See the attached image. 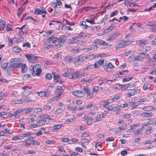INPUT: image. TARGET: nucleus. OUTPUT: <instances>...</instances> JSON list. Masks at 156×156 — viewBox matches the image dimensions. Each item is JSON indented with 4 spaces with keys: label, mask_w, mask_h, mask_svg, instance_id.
Listing matches in <instances>:
<instances>
[{
    "label": "nucleus",
    "mask_w": 156,
    "mask_h": 156,
    "mask_svg": "<svg viewBox=\"0 0 156 156\" xmlns=\"http://www.w3.org/2000/svg\"><path fill=\"white\" fill-rule=\"evenodd\" d=\"M141 116L143 117H151L153 116V114L151 112H143L141 114Z\"/></svg>",
    "instance_id": "23"
},
{
    "label": "nucleus",
    "mask_w": 156,
    "mask_h": 156,
    "mask_svg": "<svg viewBox=\"0 0 156 156\" xmlns=\"http://www.w3.org/2000/svg\"><path fill=\"white\" fill-rule=\"evenodd\" d=\"M75 76L76 77V78H80L82 77L83 76V75L82 74H80L78 72H75Z\"/></svg>",
    "instance_id": "51"
},
{
    "label": "nucleus",
    "mask_w": 156,
    "mask_h": 156,
    "mask_svg": "<svg viewBox=\"0 0 156 156\" xmlns=\"http://www.w3.org/2000/svg\"><path fill=\"white\" fill-rule=\"evenodd\" d=\"M136 92V90L135 89L133 90H128V97L130 98L132 96L134 95Z\"/></svg>",
    "instance_id": "24"
},
{
    "label": "nucleus",
    "mask_w": 156,
    "mask_h": 156,
    "mask_svg": "<svg viewBox=\"0 0 156 156\" xmlns=\"http://www.w3.org/2000/svg\"><path fill=\"white\" fill-rule=\"evenodd\" d=\"M32 111V108H25L23 109V114H27L29 113Z\"/></svg>",
    "instance_id": "30"
},
{
    "label": "nucleus",
    "mask_w": 156,
    "mask_h": 156,
    "mask_svg": "<svg viewBox=\"0 0 156 156\" xmlns=\"http://www.w3.org/2000/svg\"><path fill=\"white\" fill-rule=\"evenodd\" d=\"M34 13L37 15H41L43 13L47 14V12L44 9V8L42 9L37 8L35 9Z\"/></svg>",
    "instance_id": "13"
},
{
    "label": "nucleus",
    "mask_w": 156,
    "mask_h": 156,
    "mask_svg": "<svg viewBox=\"0 0 156 156\" xmlns=\"http://www.w3.org/2000/svg\"><path fill=\"white\" fill-rule=\"evenodd\" d=\"M73 94L75 96L79 97H82L84 96L85 93L81 91L76 90L73 92Z\"/></svg>",
    "instance_id": "9"
},
{
    "label": "nucleus",
    "mask_w": 156,
    "mask_h": 156,
    "mask_svg": "<svg viewBox=\"0 0 156 156\" xmlns=\"http://www.w3.org/2000/svg\"><path fill=\"white\" fill-rule=\"evenodd\" d=\"M39 120L41 121H46L45 120L48 119L50 120L52 119V118H50L49 115L46 114L42 115L39 117Z\"/></svg>",
    "instance_id": "15"
},
{
    "label": "nucleus",
    "mask_w": 156,
    "mask_h": 156,
    "mask_svg": "<svg viewBox=\"0 0 156 156\" xmlns=\"http://www.w3.org/2000/svg\"><path fill=\"white\" fill-rule=\"evenodd\" d=\"M121 87L124 89H126L129 87V83L121 85Z\"/></svg>",
    "instance_id": "57"
},
{
    "label": "nucleus",
    "mask_w": 156,
    "mask_h": 156,
    "mask_svg": "<svg viewBox=\"0 0 156 156\" xmlns=\"http://www.w3.org/2000/svg\"><path fill=\"white\" fill-rule=\"evenodd\" d=\"M103 67L107 71H108V68H113L114 67V66H113L111 63V62H109L107 65V66H106L105 65L103 66Z\"/></svg>",
    "instance_id": "28"
},
{
    "label": "nucleus",
    "mask_w": 156,
    "mask_h": 156,
    "mask_svg": "<svg viewBox=\"0 0 156 156\" xmlns=\"http://www.w3.org/2000/svg\"><path fill=\"white\" fill-rule=\"evenodd\" d=\"M129 72L128 70H123L121 72H120L118 73V75L119 76H122L124 75H125V72L128 73Z\"/></svg>",
    "instance_id": "34"
},
{
    "label": "nucleus",
    "mask_w": 156,
    "mask_h": 156,
    "mask_svg": "<svg viewBox=\"0 0 156 156\" xmlns=\"http://www.w3.org/2000/svg\"><path fill=\"white\" fill-rule=\"evenodd\" d=\"M150 87V84L148 83H146L144 84L143 88L144 90H146L149 88Z\"/></svg>",
    "instance_id": "35"
},
{
    "label": "nucleus",
    "mask_w": 156,
    "mask_h": 156,
    "mask_svg": "<svg viewBox=\"0 0 156 156\" xmlns=\"http://www.w3.org/2000/svg\"><path fill=\"white\" fill-rule=\"evenodd\" d=\"M25 100L23 99H18L15 101V103L18 104H20L23 103V101H24Z\"/></svg>",
    "instance_id": "47"
},
{
    "label": "nucleus",
    "mask_w": 156,
    "mask_h": 156,
    "mask_svg": "<svg viewBox=\"0 0 156 156\" xmlns=\"http://www.w3.org/2000/svg\"><path fill=\"white\" fill-rule=\"evenodd\" d=\"M29 69L31 70V73L34 76H38L42 72L41 66L38 64H36L34 66L33 65L30 66Z\"/></svg>",
    "instance_id": "3"
},
{
    "label": "nucleus",
    "mask_w": 156,
    "mask_h": 156,
    "mask_svg": "<svg viewBox=\"0 0 156 156\" xmlns=\"http://www.w3.org/2000/svg\"><path fill=\"white\" fill-rule=\"evenodd\" d=\"M112 81V80H106L105 79L102 78L101 79H98V85H99V86H101L102 84L103 81H106V82H107L108 81Z\"/></svg>",
    "instance_id": "31"
},
{
    "label": "nucleus",
    "mask_w": 156,
    "mask_h": 156,
    "mask_svg": "<svg viewBox=\"0 0 156 156\" xmlns=\"http://www.w3.org/2000/svg\"><path fill=\"white\" fill-rule=\"evenodd\" d=\"M5 21L3 20H0V27L2 30H3L5 26Z\"/></svg>",
    "instance_id": "29"
},
{
    "label": "nucleus",
    "mask_w": 156,
    "mask_h": 156,
    "mask_svg": "<svg viewBox=\"0 0 156 156\" xmlns=\"http://www.w3.org/2000/svg\"><path fill=\"white\" fill-rule=\"evenodd\" d=\"M44 109L47 111H49L51 108V106L49 105H45L44 107Z\"/></svg>",
    "instance_id": "63"
},
{
    "label": "nucleus",
    "mask_w": 156,
    "mask_h": 156,
    "mask_svg": "<svg viewBox=\"0 0 156 156\" xmlns=\"http://www.w3.org/2000/svg\"><path fill=\"white\" fill-rule=\"evenodd\" d=\"M31 134L29 132H27L24 134H23L22 137H28L29 136H30L31 135Z\"/></svg>",
    "instance_id": "58"
},
{
    "label": "nucleus",
    "mask_w": 156,
    "mask_h": 156,
    "mask_svg": "<svg viewBox=\"0 0 156 156\" xmlns=\"http://www.w3.org/2000/svg\"><path fill=\"white\" fill-rule=\"evenodd\" d=\"M35 152L33 151H24L23 153L24 154H34L35 153Z\"/></svg>",
    "instance_id": "44"
},
{
    "label": "nucleus",
    "mask_w": 156,
    "mask_h": 156,
    "mask_svg": "<svg viewBox=\"0 0 156 156\" xmlns=\"http://www.w3.org/2000/svg\"><path fill=\"white\" fill-rule=\"evenodd\" d=\"M78 39V37L76 36H75L73 37L69 41V44H76L77 43V41Z\"/></svg>",
    "instance_id": "17"
},
{
    "label": "nucleus",
    "mask_w": 156,
    "mask_h": 156,
    "mask_svg": "<svg viewBox=\"0 0 156 156\" xmlns=\"http://www.w3.org/2000/svg\"><path fill=\"white\" fill-rule=\"evenodd\" d=\"M37 93L38 95L41 97H46V96L45 91H41L40 92H37Z\"/></svg>",
    "instance_id": "41"
},
{
    "label": "nucleus",
    "mask_w": 156,
    "mask_h": 156,
    "mask_svg": "<svg viewBox=\"0 0 156 156\" xmlns=\"http://www.w3.org/2000/svg\"><path fill=\"white\" fill-rule=\"evenodd\" d=\"M132 79V77H129L127 78H124L122 80V81L123 82H125L126 81H128L130 80H131Z\"/></svg>",
    "instance_id": "59"
},
{
    "label": "nucleus",
    "mask_w": 156,
    "mask_h": 156,
    "mask_svg": "<svg viewBox=\"0 0 156 156\" xmlns=\"http://www.w3.org/2000/svg\"><path fill=\"white\" fill-rule=\"evenodd\" d=\"M64 109L62 108H58L56 110L55 112L54 113L55 114H58L60 113H62L64 112Z\"/></svg>",
    "instance_id": "42"
},
{
    "label": "nucleus",
    "mask_w": 156,
    "mask_h": 156,
    "mask_svg": "<svg viewBox=\"0 0 156 156\" xmlns=\"http://www.w3.org/2000/svg\"><path fill=\"white\" fill-rule=\"evenodd\" d=\"M102 105H103V106L104 107H105L107 106V105L109 104V103H108V101H102L101 102Z\"/></svg>",
    "instance_id": "49"
},
{
    "label": "nucleus",
    "mask_w": 156,
    "mask_h": 156,
    "mask_svg": "<svg viewBox=\"0 0 156 156\" xmlns=\"http://www.w3.org/2000/svg\"><path fill=\"white\" fill-rule=\"evenodd\" d=\"M94 67V65H88L87 66L85 67L84 68V70L85 71H87L89 69H93Z\"/></svg>",
    "instance_id": "36"
},
{
    "label": "nucleus",
    "mask_w": 156,
    "mask_h": 156,
    "mask_svg": "<svg viewBox=\"0 0 156 156\" xmlns=\"http://www.w3.org/2000/svg\"><path fill=\"white\" fill-rule=\"evenodd\" d=\"M91 35L90 34H87L86 33H83L81 32L80 33H79L78 34L77 36H76L78 38H80L81 37H90Z\"/></svg>",
    "instance_id": "16"
},
{
    "label": "nucleus",
    "mask_w": 156,
    "mask_h": 156,
    "mask_svg": "<svg viewBox=\"0 0 156 156\" xmlns=\"http://www.w3.org/2000/svg\"><path fill=\"white\" fill-rule=\"evenodd\" d=\"M104 62V59L101 58L98 61H96L94 65V67L96 69H98L101 67Z\"/></svg>",
    "instance_id": "8"
},
{
    "label": "nucleus",
    "mask_w": 156,
    "mask_h": 156,
    "mask_svg": "<svg viewBox=\"0 0 156 156\" xmlns=\"http://www.w3.org/2000/svg\"><path fill=\"white\" fill-rule=\"evenodd\" d=\"M105 42L100 39H96L94 40L93 42V43L97 44L99 45H101L104 44Z\"/></svg>",
    "instance_id": "19"
},
{
    "label": "nucleus",
    "mask_w": 156,
    "mask_h": 156,
    "mask_svg": "<svg viewBox=\"0 0 156 156\" xmlns=\"http://www.w3.org/2000/svg\"><path fill=\"white\" fill-rule=\"evenodd\" d=\"M86 59H87L86 56H79L76 58V60L77 62H82Z\"/></svg>",
    "instance_id": "26"
},
{
    "label": "nucleus",
    "mask_w": 156,
    "mask_h": 156,
    "mask_svg": "<svg viewBox=\"0 0 156 156\" xmlns=\"http://www.w3.org/2000/svg\"><path fill=\"white\" fill-rule=\"evenodd\" d=\"M74 58H72V57L70 56H67L65 58V61L67 62H70L74 61Z\"/></svg>",
    "instance_id": "32"
},
{
    "label": "nucleus",
    "mask_w": 156,
    "mask_h": 156,
    "mask_svg": "<svg viewBox=\"0 0 156 156\" xmlns=\"http://www.w3.org/2000/svg\"><path fill=\"white\" fill-rule=\"evenodd\" d=\"M46 133V131L44 128H40L36 133L37 136H40L43 134Z\"/></svg>",
    "instance_id": "21"
},
{
    "label": "nucleus",
    "mask_w": 156,
    "mask_h": 156,
    "mask_svg": "<svg viewBox=\"0 0 156 156\" xmlns=\"http://www.w3.org/2000/svg\"><path fill=\"white\" fill-rule=\"evenodd\" d=\"M61 140L62 141L64 142H68L70 140L69 139L67 138H62L61 139Z\"/></svg>",
    "instance_id": "61"
},
{
    "label": "nucleus",
    "mask_w": 156,
    "mask_h": 156,
    "mask_svg": "<svg viewBox=\"0 0 156 156\" xmlns=\"http://www.w3.org/2000/svg\"><path fill=\"white\" fill-rule=\"evenodd\" d=\"M46 122V121L38 120L37 122V123L38 124L39 126H43L45 124Z\"/></svg>",
    "instance_id": "43"
},
{
    "label": "nucleus",
    "mask_w": 156,
    "mask_h": 156,
    "mask_svg": "<svg viewBox=\"0 0 156 156\" xmlns=\"http://www.w3.org/2000/svg\"><path fill=\"white\" fill-rule=\"evenodd\" d=\"M46 78L48 80H51V79L52 76L50 73H47L45 75Z\"/></svg>",
    "instance_id": "64"
},
{
    "label": "nucleus",
    "mask_w": 156,
    "mask_h": 156,
    "mask_svg": "<svg viewBox=\"0 0 156 156\" xmlns=\"http://www.w3.org/2000/svg\"><path fill=\"white\" fill-rule=\"evenodd\" d=\"M95 55L94 54H92L87 56V59H92L94 58L95 57Z\"/></svg>",
    "instance_id": "48"
},
{
    "label": "nucleus",
    "mask_w": 156,
    "mask_h": 156,
    "mask_svg": "<svg viewBox=\"0 0 156 156\" xmlns=\"http://www.w3.org/2000/svg\"><path fill=\"white\" fill-rule=\"evenodd\" d=\"M57 88L58 90L56 91V93L58 94V96H60L64 91V87L63 86H58Z\"/></svg>",
    "instance_id": "18"
},
{
    "label": "nucleus",
    "mask_w": 156,
    "mask_h": 156,
    "mask_svg": "<svg viewBox=\"0 0 156 156\" xmlns=\"http://www.w3.org/2000/svg\"><path fill=\"white\" fill-rule=\"evenodd\" d=\"M147 25L151 27H153L151 30L153 32H156V22H148Z\"/></svg>",
    "instance_id": "10"
},
{
    "label": "nucleus",
    "mask_w": 156,
    "mask_h": 156,
    "mask_svg": "<svg viewBox=\"0 0 156 156\" xmlns=\"http://www.w3.org/2000/svg\"><path fill=\"white\" fill-rule=\"evenodd\" d=\"M56 96L50 98V100L52 101H57L58 99V97L59 96H58V94L56 93Z\"/></svg>",
    "instance_id": "45"
},
{
    "label": "nucleus",
    "mask_w": 156,
    "mask_h": 156,
    "mask_svg": "<svg viewBox=\"0 0 156 156\" xmlns=\"http://www.w3.org/2000/svg\"><path fill=\"white\" fill-rule=\"evenodd\" d=\"M20 68H21V71L22 73H25L27 70V67L26 64L23 62H20Z\"/></svg>",
    "instance_id": "12"
},
{
    "label": "nucleus",
    "mask_w": 156,
    "mask_h": 156,
    "mask_svg": "<svg viewBox=\"0 0 156 156\" xmlns=\"http://www.w3.org/2000/svg\"><path fill=\"white\" fill-rule=\"evenodd\" d=\"M151 108V106H147L143 108L142 109L145 111H150Z\"/></svg>",
    "instance_id": "52"
},
{
    "label": "nucleus",
    "mask_w": 156,
    "mask_h": 156,
    "mask_svg": "<svg viewBox=\"0 0 156 156\" xmlns=\"http://www.w3.org/2000/svg\"><path fill=\"white\" fill-rule=\"evenodd\" d=\"M8 62L6 59H3L1 63L2 68L3 69H7Z\"/></svg>",
    "instance_id": "20"
},
{
    "label": "nucleus",
    "mask_w": 156,
    "mask_h": 156,
    "mask_svg": "<svg viewBox=\"0 0 156 156\" xmlns=\"http://www.w3.org/2000/svg\"><path fill=\"white\" fill-rule=\"evenodd\" d=\"M53 78V81L54 82L59 83H62V82L61 80L60 77L58 75L55 76Z\"/></svg>",
    "instance_id": "27"
},
{
    "label": "nucleus",
    "mask_w": 156,
    "mask_h": 156,
    "mask_svg": "<svg viewBox=\"0 0 156 156\" xmlns=\"http://www.w3.org/2000/svg\"><path fill=\"white\" fill-rule=\"evenodd\" d=\"M125 46V45L124 44V42H123V41H122L120 43H119V45L116 47V49H119L120 48H122L124 47Z\"/></svg>",
    "instance_id": "33"
},
{
    "label": "nucleus",
    "mask_w": 156,
    "mask_h": 156,
    "mask_svg": "<svg viewBox=\"0 0 156 156\" xmlns=\"http://www.w3.org/2000/svg\"><path fill=\"white\" fill-rule=\"evenodd\" d=\"M123 41V42H124V44L125 46L128 45H129L130 44H131L133 43V41Z\"/></svg>",
    "instance_id": "50"
},
{
    "label": "nucleus",
    "mask_w": 156,
    "mask_h": 156,
    "mask_svg": "<svg viewBox=\"0 0 156 156\" xmlns=\"http://www.w3.org/2000/svg\"><path fill=\"white\" fill-rule=\"evenodd\" d=\"M133 105L131 107V109H133L136 108L137 106L139 105V102H132Z\"/></svg>",
    "instance_id": "37"
},
{
    "label": "nucleus",
    "mask_w": 156,
    "mask_h": 156,
    "mask_svg": "<svg viewBox=\"0 0 156 156\" xmlns=\"http://www.w3.org/2000/svg\"><path fill=\"white\" fill-rule=\"evenodd\" d=\"M77 43L80 45H83L86 44V42L83 41L78 40Z\"/></svg>",
    "instance_id": "54"
},
{
    "label": "nucleus",
    "mask_w": 156,
    "mask_h": 156,
    "mask_svg": "<svg viewBox=\"0 0 156 156\" xmlns=\"http://www.w3.org/2000/svg\"><path fill=\"white\" fill-rule=\"evenodd\" d=\"M48 40L50 43L53 44L52 47L55 48L60 47L64 41L63 38H57L55 35L51 36L48 38Z\"/></svg>",
    "instance_id": "1"
},
{
    "label": "nucleus",
    "mask_w": 156,
    "mask_h": 156,
    "mask_svg": "<svg viewBox=\"0 0 156 156\" xmlns=\"http://www.w3.org/2000/svg\"><path fill=\"white\" fill-rule=\"evenodd\" d=\"M86 94H87V97L89 99L93 95V94L92 93H90V91L88 92Z\"/></svg>",
    "instance_id": "53"
},
{
    "label": "nucleus",
    "mask_w": 156,
    "mask_h": 156,
    "mask_svg": "<svg viewBox=\"0 0 156 156\" xmlns=\"http://www.w3.org/2000/svg\"><path fill=\"white\" fill-rule=\"evenodd\" d=\"M13 50L16 52H20L21 51V50L18 46H15L13 48Z\"/></svg>",
    "instance_id": "40"
},
{
    "label": "nucleus",
    "mask_w": 156,
    "mask_h": 156,
    "mask_svg": "<svg viewBox=\"0 0 156 156\" xmlns=\"http://www.w3.org/2000/svg\"><path fill=\"white\" fill-rule=\"evenodd\" d=\"M99 87L98 86H96L94 87L92 89L93 92H97L99 90Z\"/></svg>",
    "instance_id": "56"
},
{
    "label": "nucleus",
    "mask_w": 156,
    "mask_h": 156,
    "mask_svg": "<svg viewBox=\"0 0 156 156\" xmlns=\"http://www.w3.org/2000/svg\"><path fill=\"white\" fill-rule=\"evenodd\" d=\"M6 29L7 31H12V29L11 27V26L9 24H7L6 25Z\"/></svg>",
    "instance_id": "62"
},
{
    "label": "nucleus",
    "mask_w": 156,
    "mask_h": 156,
    "mask_svg": "<svg viewBox=\"0 0 156 156\" xmlns=\"http://www.w3.org/2000/svg\"><path fill=\"white\" fill-rule=\"evenodd\" d=\"M81 90L85 91L86 93H87L88 91H90V90L89 88L87 87L83 86L81 87Z\"/></svg>",
    "instance_id": "38"
},
{
    "label": "nucleus",
    "mask_w": 156,
    "mask_h": 156,
    "mask_svg": "<svg viewBox=\"0 0 156 156\" xmlns=\"http://www.w3.org/2000/svg\"><path fill=\"white\" fill-rule=\"evenodd\" d=\"M25 46L27 47L28 48H30V44L29 42H26L24 44H23V47H25Z\"/></svg>",
    "instance_id": "60"
},
{
    "label": "nucleus",
    "mask_w": 156,
    "mask_h": 156,
    "mask_svg": "<svg viewBox=\"0 0 156 156\" xmlns=\"http://www.w3.org/2000/svg\"><path fill=\"white\" fill-rule=\"evenodd\" d=\"M45 143L48 144H53L55 143V142L53 140H48L45 142Z\"/></svg>",
    "instance_id": "55"
},
{
    "label": "nucleus",
    "mask_w": 156,
    "mask_h": 156,
    "mask_svg": "<svg viewBox=\"0 0 156 156\" xmlns=\"http://www.w3.org/2000/svg\"><path fill=\"white\" fill-rule=\"evenodd\" d=\"M17 59L16 58H14L12 59V61L11 63V67L12 68H20V63H16V62Z\"/></svg>",
    "instance_id": "11"
},
{
    "label": "nucleus",
    "mask_w": 156,
    "mask_h": 156,
    "mask_svg": "<svg viewBox=\"0 0 156 156\" xmlns=\"http://www.w3.org/2000/svg\"><path fill=\"white\" fill-rule=\"evenodd\" d=\"M146 57L148 58H150V57L149 55H146L144 53H141L139 55L136 56L135 57L134 60L140 61L143 59L145 58Z\"/></svg>",
    "instance_id": "6"
},
{
    "label": "nucleus",
    "mask_w": 156,
    "mask_h": 156,
    "mask_svg": "<svg viewBox=\"0 0 156 156\" xmlns=\"http://www.w3.org/2000/svg\"><path fill=\"white\" fill-rule=\"evenodd\" d=\"M25 56L29 62L31 63H34L36 62L38 58L37 56L30 54L26 55Z\"/></svg>",
    "instance_id": "4"
},
{
    "label": "nucleus",
    "mask_w": 156,
    "mask_h": 156,
    "mask_svg": "<svg viewBox=\"0 0 156 156\" xmlns=\"http://www.w3.org/2000/svg\"><path fill=\"white\" fill-rule=\"evenodd\" d=\"M23 91L22 96L25 98V101H34V94L31 93V91L30 90L31 87L29 86H25L23 87Z\"/></svg>",
    "instance_id": "2"
},
{
    "label": "nucleus",
    "mask_w": 156,
    "mask_h": 156,
    "mask_svg": "<svg viewBox=\"0 0 156 156\" xmlns=\"http://www.w3.org/2000/svg\"><path fill=\"white\" fill-rule=\"evenodd\" d=\"M48 43L44 42V48L45 49H50L52 47V44H51V43H50L48 41V39L47 40Z\"/></svg>",
    "instance_id": "22"
},
{
    "label": "nucleus",
    "mask_w": 156,
    "mask_h": 156,
    "mask_svg": "<svg viewBox=\"0 0 156 156\" xmlns=\"http://www.w3.org/2000/svg\"><path fill=\"white\" fill-rule=\"evenodd\" d=\"M62 76L64 77H67L70 79H75L76 78L75 76V73L73 74L72 73L67 72L65 73L62 74Z\"/></svg>",
    "instance_id": "7"
},
{
    "label": "nucleus",
    "mask_w": 156,
    "mask_h": 156,
    "mask_svg": "<svg viewBox=\"0 0 156 156\" xmlns=\"http://www.w3.org/2000/svg\"><path fill=\"white\" fill-rule=\"evenodd\" d=\"M62 127V124H60L56 125H55L53 126V131L55 132L57 130Z\"/></svg>",
    "instance_id": "25"
},
{
    "label": "nucleus",
    "mask_w": 156,
    "mask_h": 156,
    "mask_svg": "<svg viewBox=\"0 0 156 156\" xmlns=\"http://www.w3.org/2000/svg\"><path fill=\"white\" fill-rule=\"evenodd\" d=\"M147 40L142 39L138 40L136 41V43L139 46L144 45L147 44Z\"/></svg>",
    "instance_id": "14"
},
{
    "label": "nucleus",
    "mask_w": 156,
    "mask_h": 156,
    "mask_svg": "<svg viewBox=\"0 0 156 156\" xmlns=\"http://www.w3.org/2000/svg\"><path fill=\"white\" fill-rule=\"evenodd\" d=\"M120 34L119 32L116 31L113 32L112 34L109 36L108 40L110 41H112L115 39Z\"/></svg>",
    "instance_id": "5"
},
{
    "label": "nucleus",
    "mask_w": 156,
    "mask_h": 156,
    "mask_svg": "<svg viewBox=\"0 0 156 156\" xmlns=\"http://www.w3.org/2000/svg\"><path fill=\"white\" fill-rule=\"evenodd\" d=\"M26 26L25 25H23L21 28L18 27L17 28L21 30V31L24 34L26 33L27 31V27H24Z\"/></svg>",
    "instance_id": "39"
},
{
    "label": "nucleus",
    "mask_w": 156,
    "mask_h": 156,
    "mask_svg": "<svg viewBox=\"0 0 156 156\" xmlns=\"http://www.w3.org/2000/svg\"><path fill=\"white\" fill-rule=\"evenodd\" d=\"M4 131H5V133H8L9 134H12L13 132L10 129H9L8 128H6L4 129Z\"/></svg>",
    "instance_id": "46"
}]
</instances>
